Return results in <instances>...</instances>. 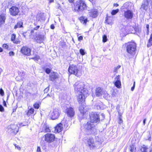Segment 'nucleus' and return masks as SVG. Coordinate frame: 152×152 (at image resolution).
Here are the masks:
<instances>
[{
	"label": "nucleus",
	"mask_w": 152,
	"mask_h": 152,
	"mask_svg": "<svg viewBox=\"0 0 152 152\" xmlns=\"http://www.w3.org/2000/svg\"><path fill=\"white\" fill-rule=\"evenodd\" d=\"M24 74L23 73V72H20L19 73V75H21V76H24Z\"/></svg>",
	"instance_id": "nucleus-48"
},
{
	"label": "nucleus",
	"mask_w": 152,
	"mask_h": 152,
	"mask_svg": "<svg viewBox=\"0 0 152 152\" xmlns=\"http://www.w3.org/2000/svg\"><path fill=\"white\" fill-rule=\"evenodd\" d=\"M47 96H48L50 97H53V95L50 93V94H48L47 95Z\"/></svg>",
	"instance_id": "nucleus-59"
},
{
	"label": "nucleus",
	"mask_w": 152,
	"mask_h": 152,
	"mask_svg": "<svg viewBox=\"0 0 152 152\" xmlns=\"http://www.w3.org/2000/svg\"><path fill=\"white\" fill-rule=\"evenodd\" d=\"M9 10L10 15L12 16H16L18 15L19 11V9L15 6H12L10 9Z\"/></svg>",
	"instance_id": "nucleus-14"
},
{
	"label": "nucleus",
	"mask_w": 152,
	"mask_h": 152,
	"mask_svg": "<svg viewBox=\"0 0 152 152\" xmlns=\"http://www.w3.org/2000/svg\"><path fill=\"white\" fill-rule=\"evenodd\" d=\"M45 71L46 73L49 74L51 70L49 68H46L45 69Z\"/></svg>",
	"instance_id": "nucleus-39"
},
{
	"label": "nucleus",
	"mask_w": 152,
	"mask_h": 152,
	"mask_svg": "<svg viewBox=\"0 0 152 152\" xmlns=\"http://www.w3.org/2000/svg\"><path fill=\"white\" fill-rule=\"evenodd\" d=\"M120 76L119 75L117 76L115 78V82H114L115 86L118 88L121 87V83L120 80Z\"/></svg>",
	"instance_id": "nucleus-16"
},
{
	"label": "nucleus",
	"mask_w": 152,
	"mask_h": 152,
	"mask_svg": "<svg viewBox=\"0 0 152 152\" xmlns=\"http://www.w3.org/2000/svg\"><path fill=\"white\" fill-rule=\"evenodd\" d=\"M129 149L130 152H133L134 150L136 149V148L135 146L133 144L130 146Z\"/></svg>",
	"instance_id": "nucleus-32"
},
{
	"label": "nucleus",
	"mask_w": 152,
	"mask_h": 152,
	"mask_svg": "<svg viewBox=\"0 0 152 152\" xmlns=\"http://www.w3.org/2000/svg\"><path fill=\"white\" fill-rule=\"evenodd\" d=\"M91 121L93 123H99L100 120V118L99 114L96 113L92 112L90 114Z\"/></svg>",
	"instance_id": "nucleus-7"
},
{
	"label": "nucleus",
	"mask_w": 152,
	"mask_h": 152,
	"mask_svg": "<svg viewBox=\"0 0 152 152\" xmlns=\"http://www.w3.org/2000/svg\"><path fill=\"white\" fill-rule=\"evenodd\" d=\"M105 21L108 24H110V25H112V23L111 22H108V20L107 19Z\"/></svg>",
	"instance_id": "nucleus-55"
},
{
	"label": "nucleus",
	"mask_w": 152,
	"mask_h": 152,
	"mask_svg": "<svg viewBox=\"0 0 152 152\" xmlns=\"http://www.w3.org/2000/svg\"><path fill=\"white\" fill-rule=\"evenodd\" d=\"M103 38V42H106L107 41V37L106 35H104L102 37Z\"/></svg>",
	"instance_id": "nucleus-38"
},
{
	"label": "nucleus",
	"mask_w": 152,
	"mask_h": 152,
	"mask_svg": "<svg viewBox=\"0 0 152 152\" xmlns=\"http://www.w3.org/2000/svg\"><path fill=\"white\" fill-rule=\"evenodd\" d=\"M148 5L149 2L148 0H143L141 8L147 10L148 8Z\"/></svg>",
	"instance_id": "nucleus-18"
},
{
	"label": "nucleus",
	"mask_w": 152,
	"mask_h": 152,
	"mask_svg": "<svg viewBox=\"0 0 152 152\" xmlns=\"http://www.w3.org/2000/svg\"><path fill=\"white\" fill-rule=\"evenodd\" d=\"M83 38V37L82 36H80L78 37V39L79 41H80L82 40Z\"/></svg>",
	"instance_id": "nucleus-53"
},
{
	"label": "nucleus",
	"mask_w": 152,
	"mask_h": 152,
	"mask_svg": "<svg viewBox=\"0 0 152 152\" xmlns=\"http://www.w3.org/2000/svg\"><path fill=\"white\" fill-rule=\"evenodd\" d=\"M89 15L91 17L95 18L98 15V12L96 10L94 9L89 12Z\"/></svg>",
	"instance_id": "nucleus-20"
},
{
	"label": "nucleus",
	"mask_w": 152,
	"mask_h": 152,
	"mask_svg": "<svg viewBox=\"0 0 152 152\" xmlns=\"http://www.w3.org/2000/svg\"><path fill=\"white\" fill-rule=\"evenodd\" d=\"M37 152H41L40 148L39 147H38L37 148Z\"/></svg>",
	"instance_id": "nucleus-51"
},
{
	"label": "nucleus",
	"mask_w": 152,
	"mask_h": 152,
	"mask_svg": "<svg viewBox=\"0 0 152 152\" xmlns=\"http://www.w3.org/2000/svg\"><path fill=\"white\" fill-rule=\"evenodd\" d=\"M23 23L21 21H19L17 23V24L14 26V29H16L18 28H21L23 27Z\"/></svg>",
	"instance_id": "nucleus-27"
},
{
	"label": "nucleus",
	"mask_w": 152,
	"mask_h": 152,
	"mask_svg": "<svg viewBox=\"0 0 152 152\" xmlns=\"http://www.w3.org/2000/svg\"><path fill=\"white\" fill-rule=\"evenodd\" d=\"M11 40L14 43L17 44V42L15 41V35L14 34H12L11 36Z\"/></svg>",
	"instance_id": "nucleus-31"
},
{
	"label": "nucleus",
	"mask_w": 152,
	"mask_h": 152,
	"mask_svg": "<svg viewBox=\"0 0 152 152\" xmlns=\"http://www.w3.org/2000/svg\"><path fill=\"white\" fill-rule=\"evenodd\" d=\"M19 124L20 126H25L26 125V124H24V123H20Z\"/></svg>",
	"instance_id": "nucleus-52"
},
{
	"label": "nucleus",
	"mask_w": 152,
	"mask_h": 152,
	"mask_svg": "<svg viewBox=\"0 0 152 152\" xmlns=\"http://www.w3.org/2000/svg\"><path fill=\"white\" fill-rule=\"evenodd\" d=\"M87 143L91 149H94L96 147L94 139L92 137H90L88 139Z\"/></svg>",
	"instance_id": "nucleus-12"
},
{
	"label": "nucleus",
	"mask_w": 152,
	"mask_h": 152,
	"mask_svg": "<svg viewBox=\"0 0 152 152\" xmlns=\"http://www.w3.org/2000/svg\"><path fill=\"white\" fill-rule=\"evenodd\" d=\"M42 132H50V129L49 127L45 125H44Z\"/></svg>",
	"instance_id": "nucleus-29"
},
{
	"label": "nucleus",
	"mask_w": 152,
	"mask_h": 152,
	"mask_svg": "<svg viewBox=\"0 0 152 152\" xmlns=\"http://www.w3.org/2000/svg\"><path fill=\"white\" fill-rule=\"evenodd\" d=\"M37 42L41 43L43 42L44 40V37L42 35H37Z\"/></svg>",
	"instance_id": "nucleus-24"
},
{
	"label": "nucleus",
	"mask_w": 152,
	"mask_h": 152,
	"mask_svg": "<svg viewBox=\"0 0 152 152\" xmlns=\"http://www.w3.org/2000/svg\"><path fill=\"white\" fill-rule=\"evenodd\" d=\"M80 54L82 56L85 55L86 53L85 50L82 49H81L80 50Z\"/></svg>",
	"instance_id": "nucleus-35"
},
{
	"label": "nucleus",
	"mask_w": 152,
	"mask_h": 152,
	"mask_svg": "<svg viewBox=\"0 0 152 152\" xmlns=\"http://www.w3.org/2000/svg\"><path fill=\"white\" fill-rule=\"evenodd\" d=\"M152 149V148L150 149L148 148L144 145L141 148V150L142 152H148V151L150 152Z\"/></svg>",
	"instance_id": "nucleus-26"
},
{
	"label": "nucleus",
	"mask_w": 152,
	"mask_h": 152,
	"mask_svg": "<svg viewBox=\"0 0 152 152\" xmlns=\"http://www.w3.org/2000/svg\"><path fill=\"white\" fill-rule=\"evenodd\" d=\"M9 54L10 56H13L14 55V53L13 52L11 51L9 53Z\"/></svg>",
	"instance_id": "nucleus-46"
},
{
	"label": "nucleus",
	"mask_w": 152,
	"mask_h": 152,
	"mask_svg": "<svg viewBox=\"0 0 152 152\" xmlns=\"http://www.w3.org/2000/svg\"><path fill=\"white\" fill-rule=\"evenodd\" d=\"M41 24V23L40 22H38L37 23H36V22H35L34 23V25L35 26H37L38 25H39L40 24Z\"/></svg>",
	"instance_id": "nucleus-49"
},
{
	"label": "nucleus",
	"mask_w": 152,
	"mask_h": 152,
	"mask_svg": "<svg viewBox=\"0 0 152 152\" xmlns=\"http://www.w3.org/2000/svg\"><path fill=\"white\" fill-rule=\"evenodd\" d=\"M55 136L53 134L48 133L45 135V140L48 142H52L55 140Z\"/></svg>",
	"instance_id": "nucleus-10"
},
{
	"label": "nucleus",
	"mask_w": 152,
	"mask_h": 152,
	"mask_svg": "<svg viewBox=\"0 0 152 152\" xmlns=\"http://www.w3.org/2000/svg\"><path fill=\"white\" fill-rule=\"evenodd\" d=\"M135 81H134V83H133V86L131 88V90L132 91H133L134 89V88L135 87Z\"/></svg>",
	"instance_id": "nucleus-43"
},
{
	"label": "nucleus",
	"mask_w": 152,
	"mask_h": 152,
	"mask_svg": "<svg viewBox=\"0 0 152 152\" xmlns=\"http://www.w3.org/2000/svg\"><path fill=\"white\" fill-rule=\"evenodd\" d=\"M136 44L134 42H129L127 44L126 48L129 53L133 55L134 54L136 50Z\"/></svg>",
	"instance_id": "nucleus-5"
},
{
	"label": "nucleus",
	"mask_w": 152,
	"mask_h": 152,
	"mask_svg": "<svg viewBox=\"0 0 152 152\" xmlns=\"http://www.w3.org/2000/svg\"><path fill=\"white\" fill-rule=\"evenodd\" d=\"M121 67L120 65H118L116 67H115L113 69V72L117 73L118 70Z\"/></svg>",
	"instance_id": "nucleus-34"
},
{
	"label": "nucleus",
	"mask_w": 152,
	"mask_h": 152,
	"mask_svg": "<svg viewBox=\"0 0 152 152\" xmlns=\"http://www.w3.org/2000/svg\"><path fill=\"white\" fill-rule=\"evenodd\" d=\"M50 28L52 29H53L55 28V26L53 24H51L50 26Z\"/></svg>",
	"instance_id": "nucleus-54"
},
{
	"label": "nucleus",
	"mask_w": 152,
	"mask_h": 152,
	"mask_svg": "<svg viewBox=\"0 0 152 152\" xmlns=\"http://www.w3.org/2000/svg\"><path fill=\"white\" fill-rule=\"evenodd\" d=\"M113 5L115 7H117L118 6V4L117 3H114Z\"/></svg>",
	"instance_id": "nucleus-62"
},
{
	"label": "nucleus",
	"mask_w": 152,
	"mask_h": 152,
	"mask_svg": "<svg viewBox=\"0 0 152 152\" xmlns=\"http://www.w3.org/2000/svg\"><path fill=\"white\" fill-rule=\"evenodd\" d=\"M86 4L84 1L80 0L77 1L75 4L74 10L75 11L79 12L85 10L86 8Z\"/></svg>",
	"instance_id": "nucleus-4"
},
{
	"label": "nucleus",
	"mask_w": 152,
	"mask_h": 152,
	"mask_svg": "<svg viewBox=\"0 0 152 152\" xmlns=\"http://www.w3.org/2000/svg\"><path fill=\"white\" fill-rule=\"evenodd\" d=\"M58 77L57 73L54 72L52 73L50 75V79L51 81H53Z\"/></svg>",
	"instance_id": "nucleus-22"
},
{
	"label": "nucleus",
	"mask_w": 152,
	"mask_h": 152,
	"mask_svg": "<svg viewBox=\"0 0 152 152\" xmlns=\"http://www.w3.org/2000/svg\"><path fill=\"white\" fill-rule=\"evenodd\" d=\"M119 11V10L117 9L116 10H113L111 12V14L112 15H114L117 13Z\"/></svg>",
	"instance_id": "nucleus-33"
},
{
	"label": "nucleus",
	"mask_w": 152,
	"mask_h": 152,
	"mask_svg": "<svg viewBox=\"0 0 152 152\" xmlns=\"http://www.w3.org/2000/svg\"><path fill=\"white\" fill-rule=\"evenodd\" d=\"M78 69L77 66L74 65H70L68 68V71L71 74H73L77 77L80 76L78 74Z\"/></svg>",
	"instance_id": "nucleus-9"
},
{
	"label": "nucleus",
	"mask_w": 152,
	"mask_h": 152,
	"mask_svg": "<svg viewBox=\"0 0 152 152\" xmlns=\"http://www.w3.org/2000/svg\"><path fill=\"white\" fill-rule=\"evenodd\" d=\"M34 111V109L31 108L29 109L27 111H26V115L29 116L31 114L33 113Z\"/></svg>",
	"instance_id": "nucleus-30"
},
{
	"label": "nucleus",
	"mask_w": 152,
	"mask_h": 152,
	"mask_svg": "<svg viewBox=\"0 0 152 152\" xmlns=\"http://www.w3.org/2000/svg\"><path fill=\"white\" fill-rule=\"evenodd\" d=\"M95 94L97 97L103 96L104 98L107 97L108 95V94L106 91L100 87H98L96 88Z\"/></svg>",
	"instance_id": "nucleus-6"
},
{
	"label": "nucleus",
	"mask_w": 152,
	"mask_h": 152,
	"mask_svg": "<svg viewBox=\"0 0 152 152\" xmlns=\"http://www.w3.org/2000/svg\"><path fill=\"white\" fill-rule=\"evenodd\" d=\"M149 43L152 45V34L150 36V38L149 40Z\"/></svg>",
	"instance_id": "nucleus-41"
},
{
	"label": "nucleus",
	"mask_w": 152,
	"mask_h": 152,
	"mask_svg": "<svg viewBox=\"0 0 152 152\" xmlns=\"http://www.w3.org/2000/svg\"><path fill=\"white\" fill-rule=\"evenodd\" d=\"M55 131L56 132L59 133L61 132L63 129V125L61 123L58 124L55 127Z\"/></svg>",
	"instance_id": "nucleus-19"
},
{
	"label": "nucleus",
	"mask_w": 152,
	"mask_h": 152,
	"mask_svg": "<svg viewBox=\"0 0 152 152\" xmlns=\"http://www.w3.org/2000/svg\"><path fill=\"white\" fill-rule=\"evenodd\" d=\"M101 115L102 117L101 120L103 119L104 118V115L103 113H102Z\"/></svg>",
	"instance_id": "nucleus-56"
},
{
	"label": "nucleus",
	"mask_w": 152,
	"mask_h": 152,
	"mask_svg": "<svg viewBox=\"0 0 152 152\" xmlns=\"http://www.w3.org/2000/svg\"><path fill=\"white\" fill-rule=\"evenodd\" d=\"M66 110V112L68 116L70 117H72L74 115L75 112L72 108L70 107L69 108H67Z\"/></svg>",
	"instance_id": "nucleus-17"
},
{
	"label": "nucleus",
	"mask_w": 152,
	"mask_h": 152,
	"mask_svg": "<svg viewBox=\"0 0 152 152\" xmlns=\"http://www.w3.org/2000/svg\"><path fill=\"white\" fill-rule=\"evenodd\" d=\"M37 20L38 22H40L41 23L42 21L45 20V18H44L42 15L40 14L37 15Z\"/></svg>",
	"instance_id": "nucleus-25"
},
{
	"label": "nucleus",
	"mask_w": 152,
	"mask_h": 152,
	"mask_svg": "<svg viewBox=\"0 0 152 152\" xmlns=\"http://www.w3.org/2000/svg\"><path fill=\"white\" fill-rule=\"evenodd\" d=\"M57 7L58 8V9H61V7H60V4L58 3L57 4Z\"/></svg>",
	"instance_id": "nucleus-57"
},
{
	"label": "nucleus",
	"mask_w": 152,
	"mask_h": 152,
	"mask_svg": "<svg viewBox=\"0 0 152 152\" xmlns=\"http://www.w3.org/2000/svg\"><path fill=\"white\" fill-rule=\"evenodd\" d=\"M81 129L83 130H90L91 133H95L96 131V129L94 124L92 122H88L84 124L81 127Z\"/></svg>",
	"instance_id": "nucleus-2"
},
{
	"label": "nucleus",
	"mask_w": 152,
	"mask_h": 152,
	"mask_svg": "<svg viewBox=\"0 0 152 152\" xmlns=\"http://www.w3.org/2000/svg\"><path fill=\"white\" fill-rule=\"evenodd\" d=\"M3 104L4 106H6L7 104L6 102L5 101H4L3 102Z\"/></svg>",
	"instance_id": "nucleus-60"
},
{
	"label": "nucleus",
	"mask_w": 152,
	"mask_h": 152,
	"mask_svg": "<svg viewBox=\"0 0 152 152\" xmlns=\"http://www.w3.org/2000/svg\"><path fill=\"white\" fill-rule=\"evenodd\" d=\"M32 59H34V60H36L37 59H39V57H37V58H32Z\"/></svg>",
	"instance_id": "nucleus-63"
},
{
	"label": "nucleus",
	"mask_w": 152,
	"mask_h": 152,
	"mask_svg": "<svg viewBox=\"0 0 152 152\" xmlns=\"http://www.w3.org/2000/svg\"><path fill=\"white\" fill-rule=\"evenodd\" d=\"M6 19V14H2L0 15V26L5 23Z\"/></svg>",
	"instance_id": "nucleus-21"
},
{
	"label": "nucleus",
	"mask_w": 152,
	"mask_h": 152,
	"mask_svg": "<svg viewBox=\"0 0 152 152\" xmlns=\"http://www.w3.org/2000/svg\"><path fill=\"white\" fill-rule=\"evenodd\" d=\"M89 90H84L83 92L81 91L77 96V99L79 103L82 104L84 102L86 98L89 95Z\"/></svg>",
	"instance_id": "nucleus-3"
},
{
	"label": "nucleus",
	"mask_w": 152,
	"mask_h": 152,
	"mask_svg": "<svg viewBox=\"0 0 152 152\" xmlns=\"http://www.w3.org/2000/svg\"><path fill=\"white\" fill-rule=\"evenodd\" d=\"M84 108L82 107H79V110L81 114H84Z\"/></svg>",
	"instance_id": "nucleus-36"
},
{
	"label": "nucleus",
	"mask_w": 152,
	"mask_h": 152,
	"mask_svg": "<svg viewBox=\"0 0 152 152\" xmlns=\"http://www.w3.org/2000/svg\"><path fill=\"white\" fill-rule=\"evenodd\" d=\"M4 110V107L1 105H0V111L2 112H3Z\"/></svg>",
	"instance_id": "nucleus-44"
},
{
	"label": "nucleus",
	"mask_w": 152,
	"mask_h": 152,
	"mask_svg": "<svg viewBox=\"0 0 152 152\" xmlns=\"http://www.w3.org/2000/svg\"><path fill=\"white\" fill-rule=\"evenodd\" d=\"M34 107L35 108L38 109L39 107V104L37 103H35L34 104Z\"/></svg>",
	"instance_id": "nucleus-37"
},
{
	"label": "nucleus",
	"mask_w": 152,
	"mask_h": 152,
	"mask_svg": "<svg viewBox=\"0 0 152 152\" xmlns=\"http://www.w3.org/2000/svg\"><path fill=\"white\" fill-rule=\"evenodd\" d=\"M75 90L77 92H83L84 90H88L89 88L88 84L86 85L80 81L77 82L74 85Z\"/></svg>",
	"instance_id": "nucleus-1"
},
{
	"label": "nucleus",
	"mask_w": 152,
	"mask_h": 152,
	"mask_svg": "<svg viewBox=\"0 0 152 152\" xmlns=\"http://www.w3.org/2000/svg\"><path fill=\"white\" fill-rule=\"evenodd\" d=\"M146 119H144V120H143V125H145V122L146 121Z\"/></svg>",
	"instance_id": "nucleus-61"
},
{
	"label": "nucleus",
	"mask_w": 152,
	"mask_h": 152,
	"mask_svg": "<svg viewBox=\"0 0 152 152\" xmlns=\"http://www.w3.org/2000/svg\"><path fill=\"white\" fill-rule=\"evenodd\" d=\"M120 108V106L119 105L117 106V111H118V114L119 115V124H121V123H122L123 122V120L121 119V115L123 113V112H121L119 110V109Z\"/></svg>",
	"instance_id": "nucleus-23"
},
{
	"label": "nucleus",
	"mask_w": 152,
	"mask_h": 152,
	"mask_svg": "<svg viewBox=\"0 0 152 152\" xmlns=\"http://www.w3.org/2000/svg\"><path fill=\"white\" fill-rule=\"evenodd\" d=\"M2 47L4 49H7L8 48L9 46L7 44H3Z\"/></svg>",
	"instance_id": "nucleus-40"
},
{
	"label": "nucleus",
	"mask_w": 152,
	"mask_h": 152,
	"mask_svg": "<svg viewBox=\"0 0 152 152\" xmlns=\"http://www.w3.org/2000/svg\"><path fill=\"white\" fill-rule=\"evenodd\" d=\"M133 13L130 10L124 11V17L127 20L131 19L133 16Z\"/></svg>",
	"instance_id": "nucleus-15"
},
{
	"label": "nucleus",
	"mask_w": 152,
	"mask_h": 152,
	"mask_svg": "<svg viewBox=\"0 0 152 152\" xmlns=\"http://www.w3.org/2000/svg\"><path fill=\"white\" fill-rule=\"evenodd\" d=\"M103 140H102L100 139L99 140H98V142H103Z\"/></svg>",
	"instance_id": "nucleus-64"
},
{
	"label": "nucleus",
	"mask_w": 152,
	"mask_h": 152,
	"mask_svg": "<svg viewBox=\"0 0 152 152\" xmlns=\"http://www.w3.org/2000/svg\"><path fill=\"white\" fill-rule=\"evenodd\" d=\"M80 20L81 23H83L84 25L86 24L88 21L87 18L83 16H82L80 18Z\"/></svg>",
	"instance_id": "nucleus-28"
},
{
	"label": "nucleus",
	"mask_w": 152,
	"mask_h": 152,
	"mask_svg": "<svg viewBox=\"0 0 152 152\" xmlns=\"http://www.w3.org/2000/svg\"><path fill=\"white\" fill-rule=\"evenodd\" d=\"M21 51L22 54L28 56L31 54L30 49L26 46L23 47L21 49Z\"/></svg>",
	"instance_id": "nucleus-13"
},
{
	"label": "nucleus",
	"mask_w": 152,
	"mask_h": 152,
	"mask_svg": "<svg viewBox=\"0 0 152 152\" xmlns=\"http://www.w3.org/2000/svg\"><path fill=\"white\" fill-rule=\"evenodd\" d=\"M60 111L57 108H55L51 110L50 113V116L53 120L57 119L59 117Z\"/></svg>",
	"instance_id": "nucleus-8"
},
{
	"label": "nucleus",
	"mask_w": 152,
	"mask_h": 152,
	"mask_svg": "<svg viewBox=\"0 0 152 152\" xmlns=\"http://www.w3.org/2000/svg\"><path fill=\"white\" fill-rule=\"evenodd\" d=\"M146 28L147 29V34H148V32H149V26L148 24H147L146 25Z\"/></svg>",
	"instance_id": "nucleus-47"
},
{
	"label": "nucleus",
	"mask_w": 152,
	"mask_h": 152,
	"mask_svg": "<svg viewBox=\"0 0 152 152\" xmlns=\"http://www.w3.org/2000/svg\"><path fill=\"white\" fill-rule=\"evenodd\" d=\"M14 145H15V148H17L18 150H20V148L18 145H17L16 144H14Z\"/></svg>",
	"instance_id": "nucleus-45"
},
{
	"label": "nucleus",
	"mask_w": 152,
	"mask_h": 152,
	"mask_svg": "<svg viewBox=\"0 0 152 152\" xmlns=\"http://www.w3.org/2000/svg\"><path fill=\"white\" fill-rule=\"evenodd\" d=\"M40 27L39 25H38L36 27H35L34 28V29L35 30H37Z\"/></svg>",
	"instance_id": "nucleus-50"
},
{
	"label": "nucleus",
	"mask_w": 152,
	"mask_h": 152,
	"mask_svg": "<svg viewBox=\"0 0 152 152\" xmlns=\"http://www.w3.org/2000/svg\"><path fill=\"white\" fill-rule=\"evenodd\" d=\"M95 106H97V109H102L100 105L98 106L97 105H96Z\"/></svg>",
	"instance_id": "nucleus-58"
},
{
	"label": "nucleus",
	"mask_w": 152,
	"mask_h": 152,
	"mask_svg": "<svg viewBox=\"0 0 152 152\" xmlns=\"http://www.w3.org/2000/svg\"><path fill=\"white\" fill-rule=\"evenodd\" d=\"M0 94L2 96H3L4 95V91L2 88L0 89Z\"/></svg>",
	"instance_id": "nucleus-42"
},
{
	"label": "nucleus",
	"mask_w": 152,
	"mask_h": 152,
	"mask_svg": "<svg viewBox=\"0 0 152 152\" xmlns=\"http://www.w3.org/2000/svg\"><path fill=\"white\" fill-rule=\"evenodd\" d=\"M8 128L9 132L14 134H16L18 131V127L16 125L11 124L8 126Z\"/></svg>",
	"instance_id": "nucleus-11"
}]
</instances>
